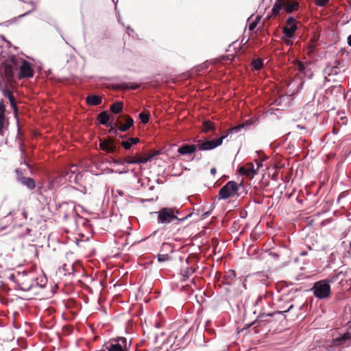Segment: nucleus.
<instances>
[{
	"label": "nucleus",
	"instance_id": "1",
	"mask_svg": "<svg viewBox=\"0 0 351 351\" xmlns=\"http://www.w3.org/2000/svg\"><path fill=\"white\" fill-rule=\"evenodd\" d=\"M10 279L16 283L20 289L25 291H29L38 284V279L34 278L33 273L25 270L11 274Z\"/></svg>",
	"mask_w": 351,
	"mask_h": 351
},
{
	"label": "nucleus",
	"instance_id": "2",
	"mask_svg": "<svg viewBox=\"0 0 351 351\" xmlns=\"http://www.w3.org/2000/svg\"><path fill=\"white\" fill-rule=\"evenodd\" d=\"M350 342L351 333L349 332L333 334L331 339L325 341L324 347L327 350L334 351L341 347L348 346Z\"/></svg>",
	"mask_w": 351,
	"mask_h": 351
},
{
	"label": "nucleus",
	"instance_id": "3",
	"mask_svg": "<svg viewBox=\"0 0 351 351\" xmlns=\"http://www.w3.org/2000/svg\"><path fill=\"white\" fill-rule=\"evenodd\" d=\"M341 274V272H339L330 280H322L316 282L312 288L314 295L319 299L328 298L331 293L330 283L335 282Z\"/></svg>",
	"mask_w": 351,
	"mask_h": 351
},
{
	"label": "nucleus",
	"instance_id": "4",
	"mask_svg": "<svg viewBox=\"0 0 351 351\" xmlns=\"http://www.w3.org/2000/svg\"><path fill=\"white\" fill-rule=\"evenodd\" d=\"M158 215V223H169L174 220H181L183 221L186 219L189 215L182 219H179L177 215H176L174 209L172 208H162L158 212H156Z\"/></svg>",
	"mask_w": 351,
	"mask_h": 351
},
{
	"label": "nucleus",
	"instance_id": "5",
	"mask_svg": "<svg viewBox=\"0 0 351 351\" xmlns=\"http://www.w3.org/2000/svg\"><path fill=\"white\" fill-rule=\"evenodd\" d=\"M298 22L293 16H289L286 21V26L282 29L283 39L287 45H291L290 39L294 38L295 32L298 29Z\"/></svg>",
	"mask_w": 351,
	"mask_h": 351
},
{
	"label": "nucleus",
	"instance_id": "6",
	"mask_svg": "<svg viewBox=\"0 0 351 351\" xmlns=\"http://www.w3.org/2000/svg\"><path fill=\"white\" fill-rule=\"evenodd\" d=\"M238 189V184L235 182L229 181L219 190V196L221 199H226L236 195Z\"/></svg>",
	"mask_w": 351,
	"mask_h": 351
},
{
	"label": "nucleus",
	"instance_id": "7",
	"mask_svg": "<svg viewBox=\"0 0 351 351\" xmlns=\"http://www.w3.org/2000/svg\"><path fill=\"white\" fill-rule=\"evenodd\" d=\"M128 341L125 337L111 339L106 345L108 351H127Z\"/></svg>",
	"mask_w": 351,
	"mask_h": 351
},
{
	"label": "nucleus",
	"instance_id": "8",
	"mask_svg": "<svg viewBox=\"0 0 351 351\" xmlns=\"http://www.w3.org/2000/svg\"><path fill=\"white\" fill-rule=\"evenodd\" d=\"M227 135L222 136L218 138H215L210 141L204 142L199 141L197 144V149L200 151L212 150L222 144L223 140Z\"/></svg>",
	"mask_w": 351,
	"mask_h": 351
},
{
	"label": "nucleus",
	"instance_id": "9",
	"mask_svg": "<svg viewBox=\"0 0 351 351\" xmlns=\"http://www.w3.org/2000/svg\"><path fill=\"white\" fill-rule=\"evenodd\" d=\"M117 122L120 132L127 131L134 124L133 119L127 115L120 116L117 119Z\"/></svg>",
	"mask_w": 351,
	"mask_h": 351
},
{
	"label": "nucleus",
	"instance_id": "10",
	"mask_svg": "<svg viewBox=\"0 0 351 351\" xmlns=\"http://www.w3.org/2000/svg\"><path fill=\"white\" fill-rule=\"evenodd\" d=\"M34 71L31 64L25 60L22 61L20 66L19 78L31 77L33 76Z\"/></svg>",
	"mask_w": 351,
	"mask_h": 351
},
{
	"label": "nucleus",
	"instance_id": "11",
	"mask_svg": "<svg viewBox=\"0 0 351 351\" xmlns=\"http://www.w3.org/2000/svg\"><path fill=\"white\" fill-rule=\"evenodd\" d=\"M16 61L11 59L10 62L4 65V74L8 80H11L14 77V71L16 69Z\"/></svg>",
	"mask_w": 351,
	"mask_h": 351
},
{
	"label": "nucleus",
	"instance_id": "12",
	"mask_svg": "<svg viewBox=\"0 0 351 351\" xmlns=\"http://www.w3.org/2000/svg\"><path fill=\"white\" fill-rule=\"evenodd\" d=\"M241 175L248 178H253L257 173V169H255L253 163L250 162L241 166L239 169Z\"/></svg>",
	"mask_w": 351,
	"mask_h": 351
},
{
	"label": "nucleus",
	"instance_id": "13",
	"mask_svg": "<svg viewBox=\"0 0 351 351\" xmlns=\"http://www.w3.org/2000/svg\"><path fill=\"white\" fill-rule=\"evenodd\" d=\"M197 149V145L184 144L178 149V153L180 155L191 154L196 152Z\"/></svg>",
	"mask_w": 351,
	"mask_h": 351
},
{
	"label": "nucleus",
	"instance_id": "14",
	"mask_svg": "<svg viewBox=\"0 0 351 351\" xmlns=\"http://www.w3.org/2000/svg\"><path fill=\"white\" fill-rule=\"evenodd\" d=\"M17 180L23 185L27 186L29 190L34 189L36 187L35 181L32 178L19 176Z\"/></svg>",
	"mask_w": 351,
	"mask_h": 351
},
{
	"label": "nucleus",
	"instance_id": "15",
	"mask_svg": "<svg viewBox=\"0 0 351 351\" xmlns=\"http://www.w3.org/2000/svg\"><path fill=\"white\" fill-rule=\"evenodd\" d=\"M284 8L287 13H291L298 9V3L295 0H284Z\"/></svg>",
	"mask_w": 351,
	"mask_h": 351
},
{
	"label": "nucleus",
	"instance_id": "16",
	"mask_svg": "<svg viewBox=\"0 0 351 351\" xmlns=\"http://www.w3.org/2000/svg\"><path fill=\"white\" fill-rule=\"evenodd\" d=\"M86 102L89 106H98L102 102V97L100 95H90L86 98Z\"/></svg>",
	"mask_w": 351,
	"mask_h": 351
},
{
	"label": "nucleus",
	"instance_id": "17",
	"mask_svg": "<svg viewBox=\"0 0 351 351\" xmlns=\"http://www.w3.org/2000/svg\"><path fill=\"white\" fill-rule=\"evenodd\" d=\"M236 278V274L233 270H229L223 278L222 282L224 285H231Z\"/></svg>",
	"mask_w": 351,
	"mask_h": 351
},
{
	"label": "nucleus",
	"instance_id": "18",
	"mask_svg": "<svg viewBox=\"0 0 351 351\" xmlns=\"http://www.w3.org/2000/svg\"><path fill=\"white\" fill-rule=\"evenodd\" d=\"M139 142V138H129L126 141H123L121 143V145L125 149H130L133 145H136Z\"/></svg>",
	"mask_w": 351,
	"mask_h": 351
},
{
	"label": "nucleus",
	"instance_id": "19",
	"mask_svg": "<svg viewBox=\"0 0 351 351\" xmlns=\"http://www.w3.org/2000/svg\"><path fill=\"white\" fill-rule=\"evenodd\" d=\"M98 120L101 125H108L110 121V115L107 111H103L98 115Z\"/></svg>",
	"mask_w": 351,
	"mask_h": 351
},
{
	"label": "nucleus",
	"instance_id": "20",
	"mask_svg": "<svg viewBox=\"0 0 351 351\" xmlns=\"http://www.w3.org/2000/svg\"><path fill=\"white\" fill-rule=\"evenodd\" d=\"M284 0H276L273 8H272V14H278L282 7H284Z\"/></svg>",
	"mask_w": 351,
	"mask_h": 351
},
{
	"label": "nucleus",
	"instance_id": "21",
	"mask_svg": "<svg viewBox=\"0 0 351 351\" xmlns=\"http://www.w3.org/2000/svg\"><path fill=\"white\" fill-rule=\"evenodd\" d=\"M110 110L114 114H119L123 110V104L119 101L112 104L110 107Z\"/></svg>",
	"mask_w": 351,
	"mask_h": 351
},
{
	"label": "nucleus",
	"instance_id": "22",
	"mask_svg": "<svg viewBox=\"0 0 351 351\" xmlns=\"http://www.w3.org/2000/svg\"><path fill=\"white\" fill-rule=\"evenodd\" d=\"M203 131L204 132H208L210 131H214L215 130V125L210 121H204L202 125Z\"/></svg>",
	"mask_w": 351,
	"mask_h": 351
},
{
	"label": "nucleus",
	"instance_id": "23",
	"mask_svg": "<svg viewBox=\"0 0 351 351\" xmlns=\"http://www.w3.org/2000/svg\"><path fill=\"white\" fill-rule=\"evenodd\" d=\"M195 272V269H193L192 267H186V269H183L181 272L182 276H183V278L182 279V281L186 280L188 278H189L193 273Z\"/></svg>",
	"mask_w": 351,
	"mask_h": 351
},
{
	"label": "nucleus",
	"instance_id": "24",
	"mask_svg": "<svg viewBox=\"0 0 351 351\" xmlns=\"http://www.w3.org/2000/svg\"><path fill=\"white\" fill-rule=\"evenodd\" d=\"M325 72L328 75H337L339 73V69L337 66H327Z\"/></svg>",
	"mask_w": 351,
	"mask_h": 351
},
{
	"label": "nucleus",
	"instance_id": "25",
	"mask_svg": "<svg viewBox=\"0 0 351 351\" xmlns=\"http://www.w3.org/2000/svg\"><path fill=\"white\" fill-rule=\"evenodd\" d=\"M252 65L255 70H259L263 66V61L261 58L254 59L252 62Z\"/></svg>",
	"mask_w": 351,
	"mask_h": 351
},
{
	"label": "nucleus",
	"instance_id": "26",
	"mask_svg": "<svg viewBox=\"0 0 351 351\" xmlns=\"http://www.w3.org/2000/svg\"><path fill=\"white\" fill-rule=\"evenodd\" d=\"M294 64L295 69L298 70L299 73L305 74L306 67L301 61L296 60Z\"/></svg>",
	"mask_w": 351,
	"mask_h": 351
},
{
	"label": "nucleus",
	"instance_id": "27",
	"mask_svg": "<svg viewBox=\"0 0 351 351\" xmlns=\"http://www.w3.org/2000/svg\"><path fill=\"white\" fill-rule=\"evenodd\" d=\"M125 164H129V165L139 164V160H138V158H133L131 157H127L123 160V162H121V165H125Z\"/></svg>",
	"mask_w": 351,
	"mask_h": 351
},
{
	"label": "nucleus",
	"instance_id": "28",
	"mask_svg": "<svg viewBox=\"0 0 351 351\" xmlns=\"http://www.w3.org/2000/svg\"><path fill=\"white\" fill-rule=\"evenodd\" d=\"M157 153L149 154L146 157H141L138 158L139 160V164H145L147 162L150 161L156 155H157Z\"/></svg>",
	"mask_w": 351,
	"mask_h": 351
},
{
	"label": "nucleus",
	"instance_id": "29",
	"mask_svg": "<svg viewBox=\"0 0 351 351\" xmlns=\"http://www.w3.org/2000/svg\"><path fill=\"white\" fill-rule=\"evenodd\" d=\"M245 128L244 124L239 125L237 126L233 127L229 130L228 134H237L239 133L241 130Z\"/></svg>",
	"mask_w": 351,
	"mask_h": 351
},
{
	"label": "nucleus",
	"instance_id": "30",
	"mask_svg": "<svg viewBox=\"0 0 351 351\" xmlns=\"http://www.w3.org/2000/svg\"><path fill=\"white\" fill-rule=\"evenodd\" d=\"M117 125H118V124H117V122L116 121L114 123H113L112 122H110L109 125L107 126L110 127V132H113L117 135V132H118V131H119V128L116 129V127Z\"/></svg>",
	"mask_w": 351,
	"mask_h": 351
},
{
	"label": "nucleus",
	"instance_id": "31",
	"mask_svg": "<svg viewBox=\"0 0 351 351\" xmlns=\"http://www.w3.org/2000/svg\"><path fill=\"white\" fill-rule=\"evenodd\" d=\"M139 118L142 123H147L149 121V114L145 112H141L139 114Z\"/></svg>",
	"mask_w": 351,
	"mask_h": 351
},
{
	"label": "nucleus",
	"instance_id": "32",
	"mask_svg": "<svg viewBox=\"0 0 351 351\" xmlns=\"http://www.w3.org/2000/svg\"><path fill=\"white\" fill-rule=\"evenodd\" d=\"M116 150L117 146L115 145L114 141L112 139H110L108 153H113L116 152Z\"/></svg>",
	"mask_w": 351,
	"mask_h": 351
},
{
	"label": "nucleus",
	"instance_id": "33",
	"mask_svg": "<svg viewBox=\"0 0 351 351\" xmlns=\"http://www.w3.org/2000/svg\"><path fill=\"white\" fill-rule=\"evenodd\" d=\"M110 140L102 141L100 144L102 150L108 152Z\"/></svg>",
	"mask_w": 351,
	"mask_h": 351
},
{
	"label": "nucleus",
	"instance_id": "34",
	"mask_svg": "<svg viewBox=\"0 0 351 351\" xmlns=\"http://www.w3.org/2000/svg\"><path fill=\"white\" fill-rule=\"evenodd\" d=\"M169 260V256L167 254L158 255V262H165V261H167Z\"/></svg>",
	"mask_w": 351,
	"mask_h": 351
},
{
	"label": "nucleus",
	"instance_id": "35",
	"mask_svg": "<svg viewBox=\"0 0 351 351\" xmlns=\"http://www.w3.org/2000/svg\"><path fill=\"white\" fill-rule=\"evenodd\" d=\"M259 20H260V17L257 16L256 19L254 21L250 23V25H249V30L250 31H253L256 27Z\"/></svg>",
	"mask_w": 351,
	"mask_h": 351
},
{
	"label": "nucleus",
	"instance_id": "36",
	"mask_svg": "<svg viewBox=\"0 0 351 351\" xmlns=\"http://www.w3.org/2000/svg\"><path fill=\"white\" fill-rule=\"evenodd\" d=\"M29 4L32 6V9L23 14L19 15V18H23V17L28 15L29 13H31L32 11H34L36 9V4L33 1L29 2Z\"/></svg>",
	"mask_w": 351,
	"mask_h": 351
},
{
	"label": "nucleus",
	"instance_id": "37",
	"mask_svg": "<svg viewBox=\"0 0 351 351\" xmlns=\"http://www.w3.org/2000/svg\"><path fill=\"white\" fill-rule=\"evenodd\" d=\"M329 0H315V3L319 7L324 6Z\"/></svg>",
	"mask_w": 351,
	"mask_h": 351
},
{
	"label": "nucleus",
	"instance_id": "38",
	"mask_svg": "<svg viewBox=\"0 0 351 351\" xmlns=\"http://www.w3.org/2000/svg\"><path fill=\"white\" fill-rule=\"evenodd\" d=\"M294 306H294V304H291L289 306V307H288V308H287V310H285V311H279V312H278V313L279 314H284V313H287V312L291 311L294 308Z\"/></svg>",
	"mask_w": 351,
	"mask_h": 351
},
{
	"label": "nucleus",
	"instance_id": "39",
	"mask_svg": "<svg viewBox=\"0 0 351 351\" xmlns=\"http://www.w3.org/2000/svg\"><path fill=\"white\" fill-rule=\"evenodd\" d=\"M126 30H127V34L130 36H132L134 37L133 35H132V33H134V29L132 28H131L130 26H128L126 27Z\"/></svg>",
	"mask_w": 351,
	"mask_h": 351
},
{
	"label": "nucleus",
	"instance_id": "40",
	"mask_svg": "<svg viewBox=\"0 0 351 351\" xmlns=\"http://www.w3.org/2000/svg\"><path fill=\"white\" fill-rule=\"evenodd\" d=\"M269 255L273 257L274 259H278L279 258V255L277 252H271L269 253Z\"/></svg>",
	"mask_w": 351,
	"mask_h": 351
},
{
	"label": "nucleus",
	"instance_id": "41",
	"mask_svg": "<svg viewBox=\"0 0 351 351\" xmlns=\"http://www.w3.org/2000/svg\"><path fill=\"white\" fill-rule=\"evenodd\" d=\"M8 94H9L8 97H9L10 101V103H11V104H12V105H14V97H13V96H12V95H10V93H8Z\"/></svg>",
	"mask_w": 351,
	"mask_h": 351
},
{
	"label": "nucleus",
	"instance_id": "42",
	"mask_svg": "<svg viewBox=\"0 0 351 351\" xmlns=\"http://www.w3.org/2000/svg\"><path fill=\"white\" fill-rule=\"evenodd\" d=\"M298 308H299L300 311H302L307 308V305H306L305 304H303L302 305L300 306Z\"/></svg>",
	"mask_w": 351,
	"mask_h": 351
},
{
	"label": "nucleus",
	"instance_id": "43",
	"mask_svg": "<svg viewBox=\"0 0 351 351\" xmlns=\"http://www.w3.org/2000/svg\"><path fill=\"white\" fill-rule=\"evenodd\" d=\"M121 162H123V160H120V159H114L113 160V162H114L116 164L121 165Z\"/></svg>",
	"mask_w": 351,
	"mask_h": 351
},
{
	"label": "nucleus",
	"instance_id": "44",
	"mask_svg": "<svg viewBox=\"0 0 351 351\" xmlns=\"http://www.w3.org/2000/svg\"><path fill=\"white\" fill-rule=\"evenodd\" d=\"M217 173V169L216 168L213 167L210 169V173L213 176H215Z\"/></svg>",
	"mask_w": 351,
	"mask_h": 351
},
{
	"label": "nucleus",
	"instance_id": "45",
	"mask_svg": "<svg viewBox=\"0 0 351 351\" xmlns=\"http://www.w3.org/2000/svg\"><path fill=\"white\" fill-rule=\"evenodd\" d=\"M21 215H23L24 219H26L27 218V213L25 210H23V212L21 213Z\"/></svg>",
	"mask_w": 351,
	"mask_h": 351
},
{
	"label": "nucleus",
	"instance_id": "46",
	"mask_svg": "<svg viewBox=\"0 0 351 351\" xmlns=\"http://www.w3.org/2000/svg\"><path fill=\"white\" fill-rule=\"evenodd\" d=\"M348 45L351 47V34L348 36Z\"/></svg>",
	"mask_w": 351,
	"mask_h": 351
},
{
	"label": "nucleus",
	"instance_id": "47",
	"mask_svg": "<svg viewBox=\"0 0 351 351\" xmlns=\"http://www.w3.org/2000/svg\"><path fill=\"white\" fill-rule=\"evenodd\" d=\"M210 215V211H207V212H205V213L202 215V216H203V217H204V218H205V217H206L209 216Z\"/></svg>",
	"mask_w": 351,
	"mask_h": 351
},
{
	"label": "nucleus",
	"instance_id": "48",
	"mask_svg": "<svg viewBox=\"0 0 351 351\" xmlns=\"http://www.w3.org/2000/svg\"><path fill=\"white\" fill-rule=\"evenodd\" d=\"M262 165H263L262 162H261V161H258V162H257V168H256V169H257V170H258V168H260L261 167H262Z\"/></svg>",
	"mask_w": 351,
	"mask_h": 351
},
{
	"label": "nucleus",
	"instance_id": "49",
	"mask_svg": "<svg viewBox=\"0 0 351 351\" xmlns=\"http://www.w3.org/2000/svg\"><path fill=\"white\" fill-rule=\"evenodd\" d=\"M3 122H1L0 123V135H3Z\"/></svg>",
	"mask_w": 351,
	"mask_h": 351
},
{
	"label": "nucleus",
	"instance_id": "50",
	"mask_svg": "<svg viewBox=\"0 0 351 351\" xmlns=\"http://www.w3.org/2000/svg\"><path fill=\"white\" fill-rule=\"evenodd\" d=\"M201 157H202L201 154L199 156H198L197 154H195L193 158L197 160H199L201 158Z\"/></svg>",
	"mask_w": 351,
	"mask_h": 351
},
{
	"label": "nucleus",
	"instance_id": "51",
	"mask_svg": "<svg viewBox=\"0 0 351 351\" xmlns=\"http://www.w3.org/2000/svg\"><path fill=\"white\" fill-rule=\"evenodd\" d=\"M26 232H27V234H29V232H31V229H29V228H27Z\"/></svg>",
	"mask_w": 351,
	"mask_h": 351
},
{
	"label": "nucleus",
	"instance_id": "52",
	"mask_svg": "<svg viewBox=\"0 0 351 351\" xmlns=\"http://www.w3.org/2000/svg\"><path fill=\"white\" fill-rule=\"evenodd\" d=\"M147 202H152V201H154V199H153V198H152V199H147Z\"/></svg>",
	"mask_w": 351,
	"mask_h": 351
},
{
	"label": "nucleus",
	"instance_id": "53",
	"mask_svg": "<svg viewBox=\"0 0 351 351\" xmlns=\"http://www.w3.org/2000/svg\"><path fill=\"white\" fill-rule=\"evenodd\" d=\"M62 40H64L66 44H68V43L65 40L64 38L62 36Z\"/></svg>",
	"mask_w": 351,
	"mask_h": 351
},
{
	"label": "nucleus",
	"instance_id": "54",
	"mask_svg": "<svg viewBox=\"0 0 351 351\" xmlns=\"http://www.w3.org/2000/svg\"><path fill=\"white\" fill-rule=\"evenodd\" d=\"M66 267V265H64V267H63V269L65 270V267Z\"/></svg>",
	"mask_w": 351,
	"mask_h": 351
},
{
	"label": "nucleus",
	"instance_id": "55",
	"mask_svg": "<svg viewBox=\"0 0 351 351\" xmlns=\"http://www.w3.org/2000/svg\"><path fill=\"white\" fill-rule=\"evenodd\" d=\"M350 249H351V242L350 243Z\"/></svg>",
	"mask_w": 351,
	"mask_h": 351
}]
</instances>
